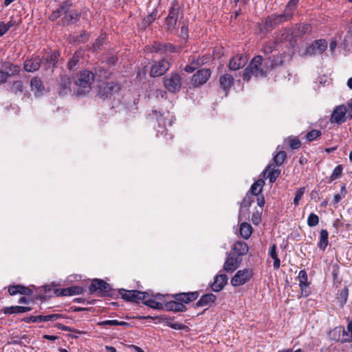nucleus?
I'll return each instance as SVG.
<instances>
[{
  "mask_svg": "<svg viewBox=\"0 0 352 352\" xmlns=\"http://www.w3.org/2000/svg\"><path fill=\"white\" fill-rule=\"evenodd\" d=\"M94 78L95 75L91 71L84 70L80 72L75 79L76 94L80 96L87 94L91 89Z\"/></svg>",
  "mask_w": 352,
  "mask_h": 352,
  "instance_id": "nucleus-1",
  "label": "nucleus"
},
{
  "mask_svg": "<svg viewBox=\"0 0 352 352\" xmlns=\"http://www.w3.org/2000/svg\"><path fill=\"white\" fill-rule=\"evenodd\" d=\"M263 58L261 56H255L245 69L243 75V79L249 81L252 76L263 77L265 76V72L261 68Z\"/></svg>",
  "mask_w": 352,
  "mask_h": 352,
  "instance_id": "nucleus-2",
  "label": "nucleus"
},
{
  "mask_svg": "<svg viewBox=\"0 0 352 352\" xmlns=\"http://www.w3.org/2000/svg\"><path fill=\"white\" fill-rule=\"evenodd\" d=\"M298 1L299 0H290L287 5V8L284 14L267 19L263 24L264 28L269 30L270 28H272L274 25L290 19L292 17V14L289 12L288 10H292L296 6Z\"/></svg>",
  "mask_w": 352,
  "mask_h": 352,
  "instance_id": "nucleus-3",
  "label": "nucleus"
},
{
  "mask_svg": "<svg viewBox=\"0 0 352 352\" xmlns=\"http://www.w3.org/2000/svg\"><path fill=\"white\" fill-rule=\"evenodd\" d=\"M179 6L177 0L173 1L168 16L165 19L166 28L168 30H173L177 22Z\"/></svg>",
  "mask_w": 352,
  "mask_h": 352,
  "instance_id": "nucleus-4",
  "label": "nucleus"
},
{
  "mask_svg": "<svg viewBox=\"0 0 352 352\" xmlns=\"http://www.w3.org/2000/svg\"><path fill=\"white\" fill-rule=\"evenodd\" d=\"M165 87L172 93L178 92L182 87L181 78L178 74L172 73L164 78Z\"/></svg>",
  "mask_w": 352,
  "mask_h": 352,
  "instance_id": "nucleus-5",
  "label": "nucleus"
},
{
  "mask_svg": "<svg viewBox=\"0 0 352 352\" xmlns=\"http://www.w3.org/2000/svg\"><path fill=\"white\" fill-rule=\"evenodd\" d=\"M252 276V272L248 269L239 270L231 279V284L237 287L245 284Z\"/></svg>",
  "mask_w": 352,
  "mask_h": 352,
  "instance_id": "nucleus-6",
  "label": "nucleus"
},
{
  "mask_svg": "<svg viewBox=\"0 0 352 352\" xmlns=\"http://www.w3.org/2000/svg\"><path fill=\"white\" fill-rule=\"evenodd\" d=\"M242 262V258L236 256L234 254L230 252L228 254L226 261L223 264V270L226 272H233L236 270Z\"/></svg>",
  "mask_w": 352,
  "mask_h": 352,
  "instance_id": "nucleus-7",
  "label": "nucleus"
},
{
  "mask_svg": "<svg viewBox=\"0 0 352 352\" xmlns=\"http://www.w3.org/2000/svg\"><path fill=\"white\" fill-rule=\"evenodd\" d=\"M170 68L168 61L162 59L155 62L151 67L150 75L153 77L161 76L164 74Z\"/></svg>",
  "mask_w": 352,
  "mask_h": 352,
  "instance_id": "nucleus-8",
  "label": "nucleus"
},
{
  "mask_svg": "<svg viewBox=\"0 0 352 352\" xmlns=\"http://www.w3.org/2000/svg\"><path fill=\"white\" fill-rule=\"evenodd\" d=\"M327 47V43L325 40H317L314 41L306 50V54L313 56L323 53Z\"/></svg>",
  "mask_w": 352,
  "mask_h": 352,
  "instance_id": "nucleus-9",
  "label": "nucleus"
},
{
  "mask_svg": "<svg viewBox=\"0 0 352 352\" xmlns=\"http://www.w3.org/2000/svg\"><path fill=\"white\" fill-rule=\"evenodd\" d=\"M211 72L209 69H202L195 74L192 78L194 86H200L206 83L210 77Z\"/></svg>",
  "mask_w": 352,
  "mask_h": 352,
  "instance_id": "nucleus-10",
  "label": "nucleus"
},
{
  "mask_svg": "<svg viewBox=\"0 0 352 352\" xmlns=\"http://www.w3.org/2000/svg\"><path fill=\"white\" fill-rule=\"evenodd\" d=\"M346 107L344 105L338 106L332 113L331 118V123L341 124L345 121Z\"/></svg>",
  "mask_w": 352,
  "mask_h": 352,
  "instance_id": "nucleus-11",
  "label": "nucleus"
},
{
  "mask_svg": "<svg viewBox=\"0 0 352 352\" xmlns=\"http://www.w3.org/2000/svg\"><path fill=\"white\" fill-rule=\"evenodd\" d=\"M117 85L113 82L103 84L99 87L98 96L102 99L111 97L116 91Z\"/></svg>",
  "mask_w": 352,
  "mask_h": 352,
  "instance_id": "nucleus-12",
  "label": "nucleus"
},
{
  "mask_svg": "<svg viewBox=\"0 0 352 352\" xmlns=\"http://www.w3.org/2000/svg\"><path fill=\"white\" fill-rule=\"evenodd\" d=\"M109 290L110 285L107 283L100 279L93 280L89 286V291L91 293L96 291H99L102 293H108Z\"/></svg>",
  "mask_w": 352,
  "mask_h": 352,
  "instance_id": "nucleus-13",
  "label": "nucleus"
},
{
  "mask_svg": "<svg viewBox=\"0 0 352 352\" xmlns=\"http://www.w3.org/2000/svg\"><path fill=\"white\" fill-rule=\"evenodd\" d=\"M63 23L65 25H70L76 23L80 16V12L76 10H71V8L63 12Z\"/></svg>",
  "mask_w": 352,
  "mask_h": 352,
  "instance_id": "nucleus-14",
  "label": "nucleus"
},
{
  "mask_svg": "<svg viewBox=\"0 0 352 352\" xmlns=\"http://www.w3.org/2000/svg\"><path fill=\"white\" fill-rule=\"evenodd\" d=\"M20 67L17 65H14L10 62H4L2 63L1 71L6 72L7 75V80L15 75H17L20 72Z\"/></svg>",
  "mask_w": 352,
  "mask_h": 352,
  "instance_id": "nucleus-15",
  "label": "nucleus"
},
{
  "mask_svg": "<svg viewBox=\"0 0 352 352\" xmlns=\"http://www.w3.org/2000/svg\"><path fill=\"white\" fill-rule=\"evenodd\" d=\"M299 285L301 289V294L307 296L310 292L309 290V283L307 281V274L305 270H300L298 274Z\"/></svg>",
  "mask_w": 352,
  "mask_h": 352,
  "instance_id": "nucleus-16",
  "label": "nucleus"
},
{
  "mask_svg": "<svg viewBox=\"0 0 352 352\" xmlns=\"http://www.w3.org/2000/svg\"><path fill=\"white\" fill-rule=\"evenodd\" d=\"M72 3L70 1H63L58 9L54 10L50 16V19L55 21L60 16L63 15V12H67V10L72 8Z\"/></svg>",
  "mask_w": 352,
  "mask_h": 352,
  "instance_id": "nucleus-17",
  "label": "nucleus"
},
{
  "mask_svg": "<svg viewBox=\"0 0 352 352\" xmlns=\"http://www.w3.org/2000/svg\"><path fill=\"white\" fill-rule=\"evenodd\" d=\"M228 282V277L226 274L217 275L211 285V288L214 292L221 291Z\"/></svg>",
  "mask_w": 352,
  "mask_h": 352,
  "instance_id": "nucleus-18",
  "label": "nucleus"
},
{
  "mask_svg": "<svg viewBox=\"0 0 352 352\" xmlns=\"http://www.w3.org/2000/svg\"><path fill=\"white\" fill-rule=\"evenodd\" d=\"M247 62V59L241 55L233 57L229 63L228 67L230 70L236 71L243 67Z\"/></svg>",
  "mask_w": 352,
  "mask_h": 352,
  "instance_id": "nucleus-19",
  "label": "nucleus"
},
{
  "mask_svg": "<svg viewBox=\"0 0 352 352\" xmlns=\"http://www.w3.org/2000/svg\"><path fill=\"white\" fill-rule=\"evenodd\" d=\"M41 60L38 57L26 60L24 63V69L26 72H34L39 69Z\"/></svg>",
  "mask_w": 352,
  "mask_h": 352,
  "instance_id": "nucleus-20",
  "label": "nucleus"
},
{
  "mask_svg": "<svg viewBox=\"0 0 352 352\" xmlns=\"http://www.w3.org/2000/svg\"><path fill=\"white\" fill-rule=\"evenodd\" d=\"M30 87L36 97L42 95L45 89L41 79L38 77H34L31 80Z\"/></svg>",
  "mask_w": 352,
  "mask_h": 352,
  "instance_id": "nucleus-21",
  "label": "nucleus"
},
{
  "mask_svg": "<svg viewBox=\"0 0 352 352\" xmlns=\"http://www.w3.org/2000/svg\"><path fill=\"white\" fill-rule=\"evenodd\" d=\"M346 329L342 327L341 343L352 342V319H347Z\"/></svg>",
  "mask_w": 352,
  "mask_h": 352,
  "instance_id": "nucleus-22",
  "label": "nucleus"
},
{
  "mask_svg": "<svg viewBox=\"0 0 352 352\" xmlns=\"http://www.w3.org/2000/svg\"><path fill=\"white\" fill-rule=\"evenodd\" d=\"M83 289L78 286H72L68 288L56 290L57 296H72L80 294L82 293Z\"/></svg>",
  "mask_w": 352,
  "mask_h": 352,
  "instance_id": "nucleus-23",
  "label": "nucleus"
},
{
  "mask_svg": "<svg viewBox=\"0 0 352 352\" xmlns=\"http://www.w3.org/2000/svg\"><path fill=\"white\" fill-rule=\"evenodd\" d=\"M153 48L155 52H177V47L170 43H155Z\"/></svg>",
  "mask_w": 352,
  "mask_h": 352,
  "instance_id": "nucleus-24",
  "label": "nucleus"
},
{
  "mask_svg": "<svg viewBox=\"0 0 352 352\" xmlns=\"http://www.w3.org/2000/svg\"><path fill=\"white\" fill-rule=\"evenodd\" d=\"M204 64V59L203 58H197L193 56L191 58L190 64L187 65L185 67L184 70L188 73H192Z\"/></svg>",
  "mask_w": 352,
  "mask_h": 352,
  "instance_id": "nucleus-25",
  "label": "nucleus"
},
{
  "mask_svg": "<svg viewBox=\"0 0 352 352\" xmlns=\"http://www.w3.org/2000/svg\"><path fill=\"white\" fill-rule=\"evenodd\" d=\"M232 250L237 254L236 256L241 257L248 253V246L244 241H237L234 244Z\"/></svg>",
  "mask_w": 352,
  "mask_h": 352,
  "instance_id": "nucleus-26",
  "label": "nucleus"
},
{
  "mask_svg": "<svg viewBox=\"0 0 352 352\" xmlns=\"http://www.w3.org/2000/svg\"><path fill=\"white\" fill-rule=\"evenodd\" d=\"M198 297L197 292L182 293L175 295V298L185 303H188L196 300Z\"/></svg>",
  "mask_w": 352,
  "mask_h": 352,
  "instance_id": "nucleus-27",
  "label": "nucleus"
},
{
  "mask_svg": "<svg viewBox=\"0 0 352 352\" xmlns=\"http://www.w3.org/2000/svg\"><path fill=\"white\" fill-rule=\"evenodd\" d=\"M216 300V296L213 294H207L203 295L201 298L197 302V307H204L210 305Z\"/></svg>",
  "mask_w": 352,
  "mask_h": 352,
  "instance_id": "nucleus-28",
  "label": "nucleus"
},
{
  "mask_svg": "<svg viewBox=\"0 0 352 352\" xmlns=\"http://www.w3.org/2000/svg\"><path fill=\"white\" fill-rule=\"evenodd\" d=\"M82 52H76L67 63V68L70 71H76L78 67L80 58L82 57Z\"/></svg>",
  "mask_w": 352,
  "mask_h": 352,
  "instance_id": "nucleus-29",
  "label": "nucleus"
},
{
  "mask_svg": "<svg viewBox=\"0 0 352 352\" xmlns=\"http://www.w3.org/2000/svg\"><path fill=\"white\" fill-rule=\"evenodd\" d=\"M233 77L228 74H224L219 78L220 85L225 91L228 90L231 87V86L233 84Z\"/></svg>",
  "mask_w": 352,
  "mask_h": 352,
  "instance_id": "nucleus-30",
  "label": "nucleus"
},
{
  "mask_svg": "<svg viewBox=\"0 0 352 352\" xmlns=\"http://www.w3.org/2000/svg\"><path fill=\"white\" fill-rule=\"evenodd\" d=\"M265 173H268L267 178L269 179L270 182L273 183L278 177L280 170L278 168H276L274 164H271L266 168Z\"/></svg>",
  "mask_w": 352,
  "mask_h": 352,
  "instance_id": "nucleus-31",
  "label": "nucleus"
},
{
  "mask_svg": "<svg viewBox=\"0 0 352 352\" xmlns=\"http://www.w3.org/2000/svg\"><path fill=\"white\" fill-rule=\"evenodd\" d=\"M57 62V56L56 54H48L45 59L41 62V65L45 67V69H51L54 67Z\"/></svg>",
  "mask_w": 352,
  "mask_h": 352,
  "instance_id": "nucleus-32",
  "label": "nucleus"
},
{
  "mask_svg": "<svg viewBox=\"0 0 352 352\" xmlns=\"http://www.w3.org/2000/svg\"><path fill=\"white\" fill-rule=\"evenodd\" d=\"M329 233L327 230H322L320 233V240L318 247L320 250L324 251L329 244Z\"/></svg>",
  "mask_w": 352,
  "mask_h": 352,
  "instance_id": "nucleus-33",
  "label": "nucleus"
},
{
  "mask_svg": "<svg viewBox=\"0 0 352 352\" xmlns=\"http://www.w3.org/2000/svg\"><path fill=\"white\" fill-rule=\"evenodd\" d=\"M269 255L272 257V258L274 259L273 266L274 269L278 270L280 267V261L278 257V254L276 252V245L275 244H273L270 247L269 250Z\"/></svg>",
  "mask_w": 352,
  "mask_h": 352,
  "instance_id": "nucleus-34",
  "label": "nucleus"
},
{
  "mask_svg": "<svg viewBox=\"0 0 352 352\" xmlns=\"http://www.w3.org/2000/svg\"><path fill=\"white\" fill-rule=\"evenodd\" d=\"M252 228L250 226V224L248 223H242L240 226V234L241 236L245 239H248L250 238V236L252 234Z\"/></svg>",
  "mask_w": 352,
  "mask_h": 352,
  "instance_id": "nucleus-35",
  "label": "nucleus"
},
{
  "mask_svg": "<svg viewBox=\"0 0 352 352\" xmlns=\"http://www.w3.org/2000/svg\"><path fill=\"white\" fill-rule=\"evenodd\" d=\"M166 307L168 310L175 312H183L186 309V306L184 304L176 301L170 302L166 305Z\"/></svg>",
  "mask_w": 352,
  "mask_h": 352,
  "instance_id": "nucleus-36",
  "label": "nucleus"
},
{
  "mask_svg": "<svg viewBox=\"0 0 352 352\" xmlns=\"http://www.w3.org/2000/svg\"><path fill=\"white\" fill-rule=\"evenodd\" d=\"M72 84L71 79L67 76H63L60 78V85L61 88L60 93L66 94L67 93V90H69L70 85Z\"/></svg>",
  "mask_w": 352,
  "mask_h": 352,
  "instance_id": "nucleus-37",
  "label": "nucleus"
},
{
  "mask_svg": "<svg viewBox=\"0 0 352 352\" xmlns=\"http://www.w3.org/2000/svg\"><path fill=\"white\" fill-rule=\"evenodd\" d=\"M136 292V290H126L121 289L119 291V294L122 296V298L127 301L135 302V294H132Z\"/></svg>",
  "mask_w": 352,
  "mask_h": 352,
  "instance_id": "nucleus-38",
  "label": "nucleus"
},
{
  "mask_svg": "<svg viewBox=\"0 0 352 352\" xmlns=\"http://www.w3.org/2000/svg\"><path fill=\"white\" fill-rule=\"evenodd\" d=\"M98 325L100 326H106V325H111V326H122L125 327H129V324L124 321H118L117 320H104L102 322H100L98 323Z\"/></svg>",
  "mask_w": 352,
  "mask_h": 352,
  "instance_id": "nucleus-39",
  "label": "nucleus"
},
{
  "mask_svg": "<svg viewBox=\"0 0 352 352\" xmlns=\"http://www.w3.org/2000/svg\"><path fill=\"white\" fill-rule=\"evenodd\" d=\"M264 181L263 179H258L256 182H254L250 188V192L253 195H258L261 191L263 186L264 185Z\"/></svg>",
  "mask_w": 352,
  "mask_h": 352,
  "instance_id": "nucleus-40",
  "label": "nucleus"
},
{
  "mask_svg": "<svg viewBox=\"0 0 352 352\" xmlns=\"http://www.w3.org/2000/svg\"><path fill=\"white\" fill-rule=\"evenodd\" d=\"M341 333H342V327H336L329 332V336L331 340L341 342V340H342Z\"/></svg>",
  "mask_w": 352,
  "mask_h": 352,
  "instance_id": "nucleus-41",
  "label": "nucleus"
},
{
  "mask_svg": "<svg viewBox=\"0 0 352 352\" xmlns=\"http://www.w3.org/2000/svg\"><path fill=\"white\" fill-rule=\"evenodd\" d=\"M30 310V308L28 307L16 306V307H7L5 311V313L20 314V313H25Z\"/></svg>",
  "mask_w": 352,
  "mask_h": 352,
  "instance_id": "nucleus-42",
  "label": "nucleus"
},
{
  "mask_svg": "<svg viewBox=\"0 0 352 352\" xmlns=\"http://www.w3.org/2000/svg\"><path fill=\"white\" fill-rule=\"evenodd\" d=\"M286 156H287V155L285 151L278 152L274 157V161L275 164L277 166H281L283 164V162L286 158Z\"/></svg>",
  "mask_w": 352,
  "mask_h": 352,
  "instance_id": "nucleus-43",
  "label": "nucleus"
},
{
  "mask_svg": "<svg viewBox=\"0 0 352 352\" xmlns=\"http://www.w3.org/2000/svg\"><path fill=\"white\" fill-rule=\"evenodd\" d=\"M253 200L249 195H246L241 204L240 214L244 212V209H248L252 204Z\"/></svg>",
  "mask_w": 352,
  "mask_h": 352,
  "instance_id": "nucleus-44",
  "label": "nucleus"
},
{
  "mask_svg": "<svg viewBox=\"0 0 352 352\" xmlns=\"http://www.w3.org/2000/svg\"><path fill=\"white\" fill-rule=\"evenodd\" d=\"M318 222H319V218L316 214H315L314 213H311L309 215L308 219H307V224L309 226H310V227L316 226L318 224Z\"/></svg>",
  "mask_w": 352,
  "mask_h": 352,
  "instance_id": "nucleus-45",
  "label": "nucleus"
},
{
  "mask_svg": "<svg viewBox=\"0 0 352 352\" xmlns=\"http://www.w3.org/2000/svg\"><path fill=\"white\" fill-rule=\"evenodd\" d=\"M342 170H343L342 166H341V165L337 166L334 168V170L331 175V180L333 181V180L337 179L339 177H340L342 173Z\"/></svg>",
  "mask_w": 352,
  "mask_h": 352,
  "instance_id": "nucleus-46",
  "label": "nucleus"
},
{
  "mask_svg": "<svg viewBox=\"0 0 352 352\" xmlns=\"http://www.w3.org/2000/svg\"><path fill=\"white\" fill-rule=\"evenodd\" d=\"M321 135V131L318 130H312L310 132H309L306 137L308 141L311 142L316 139L318 137H319Z\"/></svg>",
  "mask_w": 352,
  "mask_h": 352,
  "instance_id": "nucleus-47",
  "label": "nucleus"
},
{
  "mask_svg": "<svg viewBox=\"0 0 352 352\" xmlns=\"http://www.w3.org/2000/svg\"><path fill=\"white\" fill-rule=\"evenodd\" d=\"M12 89L16 94L19 91L22 92L23 90V82L21 80L14 81L12 86Z\"/></svg>",
  "mask_w": 352,
  "mask_h": 352,
  "instance_id": "nucleus-48",
  "label": "nucleus"
},
{
  "mask_svg": "<svg viewBox=\"0 0 352 352\" xmlns=\"http://www.w3.org/2000/svg\"><path fill=\"white\" fill-rule=\"evenodd\" d=\"M305 192V188H300L297 190L296 196L294 199V204L296 206L298 205L299 201L302 199Z\"/></svg>",
  "mask_w": 352,
  "mask_h": 352,
  "instance_id": "nucleus-49",
  "label": "nucleus"
},
{
  "mask_svg": "<svg viewBox=\"0 0 352 352\" xmlns=\"http://www.w3.org/2000/svg\"><path fill=\"white\" fill-rule=\"evenodd\" d=\"M144 304L153 309H160V307H162L161 303L152 299L146 300L145 301H144Z\"/></svg>",
  "mask_w": 352,
  "mask_h": 352,
  "instance_id": "nucleus-50",
  "label": "nucleus"
},
{
  "mask_svg": "<svg viewBox=\"0 0 352 352\" xmlns=\"http://www.w3.org/2000/svg\"><path fill=\"white\" fill-rule=\"evenodd\" d=\"M89 38V34L86 32H82L78 36L76 37L75 41L78 43L86 42Z\"/></svg>",
  "mask_w": 352,
  "mask_h": 352,
  "instance_id": "nucleus-51",
  "label": "nucleus"
},
{
  "mask_svg": "<svg viewBox=\"0 0 352 352\" xmlns=\"http://www.w3.org/2000/svg\"><path fill=\"white\" fill-rule=\"evenodd\" d=\"M132 294H135V302L138 300H146L147 296H148L146 292H142L136 290V292H133Z\"/></svg>",
  "mask_w": 352,
  "mask_h": 352,
  "instance_id": "nucleus-52",
  "label": "nucleus"
},
{
  "mask_svg": "<svg viewBox=\"0 0 352 352\" xmlns=\"http://www.w3.org/2000/svg\"><path fill=\"white\" fill-rule=\"evenodd\" d=\"M156 14L157 12L153 11L150 14H148L144 20V23L148 25H151L155 19Z\"/></svg>",
  "mask_w": 352,
  "mask_h": 352,
  "instance_id": "nucleus-53",
  "label": "nucleus"
},
{
  "mask_svg": "<svg viewBox=\"0 0 352 352\" xmlns=\"http://www.w3.org/2000/svg\"><path fill=\"white\" fill-rule=\"evenodd\" d=\"M289 146L292 149H297L300 146V142L298 138L289 140Z\"/></svg>",
  "mask_w": 352,
  "mask_h": 352,
  "instance_id": "nucleus-54",
  "label": "nucleus"
},
{
  "mask_svg": "<svg viewBox=\"0 0 352 352\" xmlns=\"http://www.w3.org/2000/svg\"><path fill=\"white\" fill-rule=\"evenodd\" d=\"M18 290H19V294L25 295H31L32 294V291L28 287H26L21 285H18Z\"/></svg>",
  "mask_w": 352,
  "mask_h": 352,
  "instance_id": "nucleus-55",
  "label": "nucleus"
},
{
  "mask_svg": "<svg viewBox=\"0 0 352 352\" xmlns=\"http://www.w3.org/2000/svg\"><path fill=\"white\" fill-rule=\"evenodd\" d=\"M60 318H61V315L57 314L44 316L45 322H46V321H54V320H58Z\"/></svg>",
  "mask_w": 352,
  "mask_h": 352,
  "instance_id": "nucleus-56",
  "label": "nucleus"
},
{
  "mask_svg": "<svg viewBox=\"0 0 352 352\" xmlns=\"http://www.w3.org/2000/svg\"><path fill=\"white\" fill-rule=\"evenodd\" d=\"M298 30L301 34H306L311 31V27L309 25H300Z\"/></svg>",
  "mask_w": 352,
  "mask_h": 352,
  "instance_id": "nucleus-57",
  "label": "nucleus"
},
{
  "mask_svg": "<svg viewBox=\"0 0 352 352\" xmlns=\"http://www.w3.org/2000/svg\"><path fill=\"white\" fill-rule=\"evenodd\" d=\"M349 290L346 287H344L340 294V298L344 301V302H346Z\"/></svg>",
  "mask_w": 352,
  "mask_h": 352,
  "instance_id": "nucleus-58",
  "label": "nucleus"
},
{
  "mask_svg": "<svg viewBox=\"0 0 352 352\" xmlns=\"http://www.w3.org/2000/svg\"><path fill=\"white\" fill-rule=\"evenodd\" d=\"M30 320L32 322H45L44 316H42V315L31 316L30 318Z\"/></svg>",
  "mask_w": 352,
  "mask_h": 352,
  "instance_id": "nucleus-59",
  "label": "nucleus"
},
{
  "mask_svg": "<svg viewBox=\"0 0 352 352\" xmlns=\"http://www.w3.org/2000/svg\"><path fill=\"white\" fill-rule=\"evenodd\" d=\"M167 324L168 327H171L172 329H182L183 327V324H180V323H178V322H167Z\"/></svg>",
  "mask_w": 352,
  "mask_h": 352,
  "instance_id": "nucleus-60",
  "label": "nucleus"
},
{
  "mask_svg": "<svg viewBox=\"0 0 352 352\" xmlns=\"http://www.w3.org/2000/svg\"><path fill=\"white\" fill-rule=\"evenodd\" d=\"M18 289H19L18 285L10 286L8 288V292L12 296L16 295V294H19V290H18Z\"/></svg>",
  "mask_w": 352,
  "mask_h": 352,
  "instance_id": "nucleus-61",
  "label": "nucleus"
},
{
  "mask_svg": "<svg viewBox=\"0 0 352 352\" xmlns=\"http://www.w3.org/2000/svg\"><path fill=\"white\" fill-rule=\"evenodd\" d=\"M180 36L184 39L188 38V28L187 27L184 25L181 28Z\"/></svg>",
  "mask_w": 352,
  "mask_h": 352,
  "instance_id": "nucleus-62",
  "label": "nucleus"
},
{
  "mask_svg": "<svg viewBox=\"0 0 352 352\" xmlns=\"http://www.w3.org/2000/svg\"><path fill=\"white\" fill-rule=\"evenodd\" d=\"M344 197V195H342L340 193L336 194L333 197V204L334 205L338 204L340 201V200Z\"/></svg>",
  "mask_w": 352,
  "mask_h": 352,
  "instance_id": "nucleus-63",
  "label": "nucleus"
},
{
  "mask_svg": "<svg viewBox=\"0 0 352 352\" xmlns=\"http://www.w3.org/2000/svg\"><path fill=\"white\" fill-rule=\"evenodd\" d=\"M102 38L101 37H99L98 38L96 39V42L93 45V48L94 49V50H97L100 49V47L102 45Z\"/></svg>",
  "mask_w": 352,
  "mask_h": 352,
  "instance_id": "nucleus-64",
  "label": "nucleus"
}]
</instances>
